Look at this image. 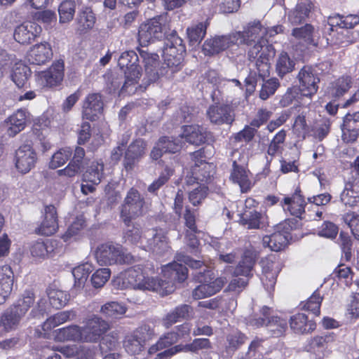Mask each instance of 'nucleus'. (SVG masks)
Segmentation results:
<instances>
[{
  "label": "nucleus",
  "instance_id": "nucleus-1",
  "mask_svg": "<svg viewBox=\"0 0 359 359\" xmlns=\"http://www.w3.org/2000/svg\"><path fill=\"white\" fill-rule=\"evenodd\" d=\"M282 32V26L266 28L259 20H254L249 22L243 32H235L226 36V45L244 44L250 46L249 59L256 60L257 70L259 76L264 78L269 76L270 60L275 55V50L269 44L267 37H272Z\"/></svg>",
  "mask_w": 359,
  "mask_h": 359
},
{
  "label": "nucleus",
  "instance_id": "nucleus-2",
  "mask_svg": "<svg viewBox=\"0 0 359 359\" xmlns=\"http://www.w3.org/2000/svg\"><path fill=\"white\" fill-rule=\"evenodd\" d=\"M177 262H183L185 265L196 271L193 273L194 279L201 283L192 292L195 299H200L213 295L221 290L224 285L222 278L214 279L213 273L200 260H194L189 256L178 254L176 256Z\"/></svg>",
  "mask_w": 359,
  "mask_h": 359
},
{
  "label": "nucleus",
  "instance_id": "nucleus-3",
  "mask_svg": "<svg viewBox=\"0 0 359 359\" xmlns=\"http://www.w3.org/2000/svg\"><path fill=\"white\" fill-rule=\"evenodd\" d=\"M257 257V252L252 249H246L242 256L238 266L232 273L227 288H226V298L229 297L228 303L226 302V312L231 313L236 309V297L247 285L246 277L250 275Z\"/></svg>",
  "mask_w": 359,
  "mask_h": 359
},
{
  "label": "nucleus",
  "instance_id": "nucleus-4",
  "mask_svg": "<svg viewBox=\"0 0 359 359\" xmlns=\"http://www.w3.org/2000/svg\"><path fill=\"white\" fill-rule=\"evenodd\" d=\"M118 65L125 75L120 93L129 95L135 94L139 88L138 82L142 75L137 53L134 50L123 52L118 58Z\"/></svg>",
  "mask_w": 359,
  "mask_h": 359
},
{
  "label": "nucleus",
  "instance_id": "nucleus-5",
  "mask_svg": "<svg viewBox=\"0 0 359 359\" xmlns=\"http://www.w3.org/2000/svg\"><path fill=\"white\" fill-rule=\"evenodd\" d=\"M186 47L183 39L173 29L167 36L163 48L164 65L170 78L182 69Z\"/></svg>",
  "mask_w": 359,
  "mask_h": 359
},
{
  "label": "nucleus",
  "instance_id": "nucleus-6",
  "mask_svg": "<svg viewBox=\"0 0 359 359\" xmlns=\"http://www.w3.org/2000/svg\"><path fill=\"white\" fill-rule=\"evenodd\" d=\"M171 29L170 19L167 13L156 15L140 25L138 40L142 46H147L155 39H167Z\"/></svg>",
  "mask_w": 359,
  "mask_h": 359
},
{
  "label": "nucleus",
  "instance_id": "nucleus-7",
  "mask_svg": "<svg viewBox=\"0 0 359 359\" xmlns=\"http://www.w3.org/2000/svg\"><path fill=\"white\" fill-rule=\"evenodd\" d=\"M183 262H174L164 266L162 269L163 279L154 278L155 287L150 290L156 291L162 295L173 292L176 288L175 283L184 282L188 276V269Z\"/></svg>",
  "mask_w": 359,
  "mask_h": 359
},
{
  "label": "nucleus",
  "instance_id": "nucleus-8",
  "mask_svg": "<svg viewBox=\"0 0 359 359\" xmlns=\"http://www.w3.org/2000/svg\"><path fill=\"white\" fill-rule=\"evenodd\" d=\"M35 296L32 291L27 290L15 304L8 308L2 314L1 325L6 330L15 328L32 306L34 305Z\"/></svg>",
  "mask_w": 359,
  "mask_h": 359
},
{
  "label": "nucleus",
  "instance_id": "nucleus-9",
  "mask_svg": "<svg viewBox=\"0 0 359 359\" xmlns=\"http://www.w3.org/2000/svg\"><path fill=\"white\" fill-rule=\"evenodd\" d=\"M95 258L101 266L113 264H130L135 261L130 253H125L119 244L107 242L97 246Z\"/></svg>",
  "mask_w": 359,
  "mask_h": 359
},
{
  "label": "nucleus",
  "instance_id": "nucleus-10",
  "mask_svg": "<svg viewBox=\"0 0 359 359\" xmlns=\"http://www.w3.org/2000/svg\"><path fill=\"white\" fill-rule=\"evenodd\" d=\"M248 324L254 327L265 325L268 332L275 337L283 335L287 328V320L279 316H271V309L266 306L261 309L259 314H255L250 317Z\"/></svg>",
  "mask_w": 359,
  "mask_h": 359
},
{
  "label": "nucleus",
  "instance_id": "nucleus-11",
  "mask_svg": "<svg viewBox=\"0 0 359 359\" xmlns=\"http://www.w3.org/2000/svg\"><path fill=\"white\" fill-rule=\"evenodd\" d=\"M144 64L145 76L139 84V88L144 90L151 83L156 82L161 76L170 78L164 62L159 66V57L156 53L139 50Z\"/></svg>",
  "mask_w": 359,
  "mask_h": 359
},
{
  "label": "nucleus",
  "instance_id": "nucleus-12",
  "mask_svg": "<svg viewBox=\"0 0 359 359\" xmlns=\"http://www.w3.org/2000/svg\"><path fill=\"white\" fill-rule=\"evenodd\" d=\"M147 209L144 197L136 189L131 188L128 191L123 203L121 206L120 217L123 222L142 216Z\"/></svg>",
  "mask_w": 359,
  "mask_h": 359
},
{
  "label": "nucleus",
  "instance_id": "nucleus-13",
  "mask_svg": "<svg viewBox=\"0 0 359 359\" xmlns=\"http://www.w3.org/2000/svg\"><path fill=\"white\" fill-rule=\"evenodd\" d=\"M81 329L83 342L96 343L109 330V325L101 317L93 315L86 319Z\"/></svg>",
  "mask_w": 359,
  "mask_h": 359
},
{
  "label": "nucleus",
  "instance_id": "nucleus-14",
  "mask_svg": "<svg viewBox=\"0 0 359 359\" xmlns=\"http://www.w3.org/2000/svg\"><path fill=\"white\" fill-rule=\"evenodd\" d=\"M297 79L299 82V90L303 96L311 98L317 93L320 78L312 67L304 66L299 70Z\"/></svg>",
  "mask_w": 359,
  "mask_h": 359
},
{
  "label": "nucleus",
  "instance_id": "nucleus-15",
  "mask_svg": "<svg viewBox=\"0 0 359 359\" xmlns=\"http://www.w3.org/2000/svg\"><path fill=\"white\" fill-rule=\"evenodd\" d=\"M123 283L131 288L142 290H150L156 285L154 278L145 276L140 266H135L126 271Z\"/></svg>",
  "mask_w": 359,
  "mask_h": 359
},
{
  "label": "nucleus",
  "instance_id": "nucleus-16",
  "mask_svg": "<svg viewBox=\"0 0 359 359\" xmlns=\"http://www.w3.org/2000/svg\"><path fill=\"white\" fill-rule=\"evenodd\" d=\"M37 156L29 144L20 146L15 151V166L23 174L29 172L34 166Z\"/></svg>",
  "mask_w": 359,
  "mask_h": 359
},
{
  "label": "nucleus",
  "instance_id": "nucleus-17",
  "mask_svg": "<svg viewBox=\"0 0 359 359\" xmlns=\"http://www.w3.org/2000/svg\"><path fill=\"white\" fill-rule=\"evenodd\" d=\"M260 265L262 269L261 281L264 288L270 292L273 290L276 278L280 271V264L271 257L262 259Z\"/></svg>",
  "mask_w": 359,
  "mask_h": 359
},
{
  "label": "nucleus",
  "instance_id": "nucleus-18",
  "mask_svg": "<svg viewBox=\"0 0 359 359\" xmlns=\"http://www.w3.org/2000/svg\"><path fill=\"white\" fill-rule=\"evenodd\" d=\"M42 32L40 25L34 22H25L15 27L13 33L15 40L20 44H29Z\"/></svg>",
  "mask_w": 359,
  "mask_h": 359
},
{
  "label": "nucleus",
  "instance_id": "nucleus-19",
  "mask_svg": "<svg viewBox=\"0 0 359 359\" xmlns=\"http://www.w3.org/2000/svg\"><path fill=\"white\" fill-rule=\"evenodd\" d=\"M104 103L102 95L97 93L89 94L84 100L83 104V118L94 121L103 111Z\"/></svg>",
  "mask_w": 359,
  "mask_h": 359
},
{
  "label": "nucleus",
  "instance_id": "nucleus-20",
  "mask_svg": "<svg viewBox=\"0 0 359 359\" xmlns=\"http://www.w3.org/2000/svg\"><path fill=\"white\" fill-rule=\"evenodd\" d=\"M182 147V140L179 137H162L156 143L151 151V158L154 160L159 159L163 154L176 153Z\"/></svg>",
  "mask_w": 359,
  "mask_h": 359
},
{
  "label": "nucleus",
  "instance_id": "nucleus-21",
  "mask_svg": "<svg viewBox=\"0 0 359 359\" xmlns=\"http://www.w3.org/2000/svg\"><path fill=\"white\" fill-rule=\"evenodd\" d=\"M39 76L43 86H58L64 78V62L58 60L54 62L47 70L39 72Z\"/></svg>",
  "mask_w": 359,
  "mask_h": 359
},
{
  "label": "nucleus",
  "instance_id": "nucleus-22",
  "mask_svg": "<svg viewBox=\"0 0 359 359\" xmlns=\"http://www.w3.org/2000/svg\"><path fill=\"white\" fill-rule=\"evenodd\" d=\"M334 339L335 337L332 333L314 337L309 341L306 350L313 353L316 359H322L327 353L328 348Z\"/></svg>",
  "mask_w": 359,
  "mask_h": 359
},
{
  "label": "nucleus",
  "instance_id": "nucleus-23",
  "mask_svg": "<svg viewBox=\"0 0 359 359\" xmlns=\"http://www.w3.org/2000/svg\"><path fill=\"white\" fill-rule=\"evenodd\" d=\"M53 50L48 42L40 43L32 47L27 54L29 63L41 65L51 60Z\"/></svg>",
  "mask_w": 359,
  "mask_h": 359
},
{
  "label": "nucleus",
  "instance_id": "nucleus-24",
  "mask_svg": "<svg viewBox=\"0 0 359 359\" xmlns=\"http://www.w3.org/2000/svg\"><path fill=\"white\" fill-rule=\"evenodd\" d=\"M280 203L285 212L294 217H302L305 212L306 203L300 190L297 189L290 197H285Z\"/></svg>",
  "mask_w": 359,
  "mask_h": 359
},
{
  "label": "nucleus",
  "instance_id": "nucleus-25",
  "mask_svg": "<svg viewBox=\"0 0 359 359\" xmlns=\"http://www.w3.org/2000/svg\"><path fill=\"white\" fill-rule=\"evenodd\" d=\"M229 219H233L237 217V222L247 225L248 229H257L262 226L264 220V215L257 210H245L243 213H238L236 217L229 212L226 214Z\"/></svg>",
  "mask_w": 359,
  "mask_h": 359
},
{
  "label": "nucleus",
  "instance_id": "nucleus-26",
  "mask_svg": "<svg viewBox=\"0 0 359 359\" xmlns=\"http://www.w3.org/2000/svg\"><path fill=\"white\" fill-rule=\"evenodd\" d=\"M212 98L215 104L208 109V117L212 123L222 124L224 122V107L222 92L217 88L215 89L212 93Z\"/></svg>",
  "mask_w": 359,
  "mask_h": 359
},
{
  "label": "nucleus",
  "instance_id": "nucleus-27",
  "mask_svg": "<svg viewBox=\"0 0 359 359\" xmlns=\"http://www.w3.org/2000/svg\"><path fill=\"white\" fill-rule=\"evenodd\" d=\"M149 233L151 236L148 243L151 250L156 254L163 255L168 252L170 246L167 232L162 229H154Z\"/></svg>",
  "mask_w": 359,
  "mask_h": 359
},
{
  "label": "nucleus",
  "instance_id": "nucleus-28",
  "mask_svg": "<svg viewBox=\"0 0 359 359\" xmlns=\"http://www.w3.org/2000/svg\"><path fill=\"white\" fill-rule=\"evenodd\" d=\"M230 181L239 185L241 192H248L253 186L249 177V171L238 165L236 161L233 162V169L229 177Z\"/></svg>",
  "mask_w": 359,
  "mask_h": 359
},
{
  "label": "nucleus",
  "instance_id": "nucleus-29",
  "mask_svg": "<svg viewBox=\"0 0 359 359\" xmlns=\"http://www.w3.org/2000/svg\"><path fill=\"white\" fill-rule=\"evenodd\" d=\"M181 137L189 144L200 145L205 142L208 132L205 128L198 125L184 126Z\"/></svg>",
  "mask_w": 359,
  "mask_h": 359
},
{
  "label": "nucleus",
  "instance_id": "nucleus-30",
  "mask_svg": "<svg viewBox=\"0 0 359 359\" xmlns=\"http://www.w3.org/2000/svg\"><path fill=\"white\" fill-rule=\"evenodd\" d=\"M27 115L28 111L27 109H20L7 118V134L8 136L14 137L24 130L26 126Z\"/></svg>",
  "mask_w": 359,
  "mask_h": 359
},
{
  "label": "nucleus",
  "instance_id": "nucleus-31",
  "mask_svg": "<svg viewBox=\"0 0 359 359\" xmlns=\"http://www.w3.org/2000/svg\"><path fill=\"white\" fill-rule=\"evenodd\" d=\"M85 150L83 148L77 147L75 149L72 160L68 165L62 170L57 171L59 175H65L72 177L81 171L83 168L85 159Z\"/></svg>",
  "mask_w": 359,
  "mask_h": 359
},
{
  "label": "nucleus",
  "instance_id": "nucleus-32",
  "mask_svg": "<svg viewBox=\"0 0 359 359\" xmlns=\"http://www.w3.org/2000/svg\"><path fill=\"white\" fill-rule=\"evenodd\" d=\"M209 20L200 22L188 27L186 30L189 45L195 48L201 43L206 34L207 28L209 26Z\"/></svg>",
  "mask_w": 359,
  "mask_h": 359
},
{
  "label": "nucleus",
  "instance_id": "nucleus-33",
  "mask_svg": "<svg viewBox=\"0 0 359 359\" xmlns=\"http://www.w3.org/2000/svg\"><path fill=\"white\" fill-rule=\"evenodd\" d=\"M193 312L191 306L188 304L179 305L167 313L163 319V325L166 328H169L179 320L189 318L193 315Z\"/></svg>",
  "mask_w": 359,
  "mask_h": 359
},
{
  "label": "nucleus",
  "instance_id": "nucleus-34",
  "mask_svg": "<svg viewBox=\"0 0 359 359\" xmlns=\"http://www.w3.org/2000/svg\"><path fill=\"white\" fill-rule=\"evenodd\" d=\"M341 201L346 206L353 207L359 202V172L354 180L346 184L341 194Z\"/></svg>",
  "mask_w": 359,
  "mask_h": 359
},
{
  "label": "nucleus",
  "instance_id": "nucleus-35",
  "mask_svg": "<svg viewBox=\"0 0 359 359\" xmlns=\"http://www.w3.org/2000/svg\"><path fill=\"white\" fill-rule=\"evenodd\" d=\"M13 285V273L10 266L0 269V305L6 302Z\"/></svg>",
  "mask_w": 359,
  "mask_h": 359
},
{
  "label": "nucleus",
  "instance_id": "nucleus-36",
  "mask_svg": "<svg viewBox=\"0 0 359 359\" xmlns=\"http://www.w3.org/2000/svg\"><path fill=\"white\" fill-rule=\"evenodd\" d=\"M331 43L345 47L355 41L359 34L358 32L348 29L334 27V31L330 34Z\"/></svg>",
  "mask_w": 359,
  "mask_h": 359
},
{
  "label": "nucleus",
  "instance_id": "nucleus-37",
  "mask_svg": "<svg viewBox=\"0 0 359 359\" xmlns=\"http://www.w3.org/2000/svg\"><path fill=\"white\" fill-rule=\"evenodd\" d=\"M290 238L288 233L278 231L270 236H265L262 243L264 247L269 248L272 251L278 252L285 248Z\"/></svg>",
  "mask_w": 359,
  "mask_h": 359
},
{
  "label": "nucleus",
  "instance_id": "nucleus-38",
  "mask_svg": "<svg viewBox=\"0 0 359 359\" xmlns=\"http://www.w3.org/2000/svg\"><path fill=\"white\" fill-rule=\"evenodd\" d=\"M55 249V241L50 239H39L31 245L30 252L33 257L46 258L52 256Z\"/></svg>",
  "mask_w": 359,
  "mask_h": 359
},
{
  "label": "nucleus",
  "instance_id": "nucleus-39",
  "mask_svg": "<svg viewBox=\"0 0 359 359\" xmlns=\"http://www.w3.org/2000/svg\"><path fill=\"white\" fill-rule=\"evenodd\" d=\"M312 8L311 0H300L296 7L290 12L288 20L292 25H298L306 20Z\"/></svg>",
  "mask_w": 359,
  "mask_h": 359
},
{
  "label": "nucleus",
  "instance_id": "nucleus-40",
  "mask_svg": "<svg viewBox=\"0 0 359 359\" xmlns=\"http://www.w3.org/2000/svg\"><path fill=\"white\" fill-rule=\"evenodd\" d=\"M353 79L350 76H342L330 83L327 93L332 97H339L352 87Z\"/></svg>",
  "mask_w": 359,
  "mask_h": 359
},
{
  "label": "nucleus",
  "instance_id": "nucleus-41",
  "mask_svg": "<svg viewBox=\"0 0 359 359\" xmlns=\"http://www.w3.org/2000/svg\"><path fill=\"white\" fill-rule=\"evenodd\" d=\"M290 327L296 333L304 334L312 332L316 329V323L308 320L304 313H297L290 318Z\"/></svg>",
  "mask_w": 359,
  "mask_h": 359
},
{
  "label": "nucleus",
  "instance_id": "nucleus-42",
  "mask_svg": "<svg viewBox=\"0 0 359 359\" xmlns=\"http://www.w3.org/2000/svg\"><path fill=\"white\" fill-rule=\"evenodd\" d=\"M359 24V16L358 15H336L329 18V25L331 32L334 31V27L351 30L355 25Z\"/></svg>",
  "mask_w": 359,
  "mask_h": 359
},
{
  "label": "nucleus",
  "instance_id": "nucleus-43",
  "mask_svg": "<svg viewBox=\"0 0 359 359\" xmlns=\"http://www.w3.org/2000/svg\"><path fill=\"white\" fill-rule=\"evenodd\" d=\"M31 75L32 71L28 66L18 62L13 67L11 79L19 88H21L26 85Z\"/></svg>",
  "mask_w": 359,
  "mask_h": 359
},
{
  "label": "nucleus",
  "instance_id": "nucleus-44",
  "mask_svg": "<svg viewBox=\"0 0 359 359\" xmlns=\"http://www.w3.org/2000/svg\"><path fill=\"white\" fill-rule=\"evenodd\" d=\"M192 172L196 175V178L203 184L212 182L215 173V165L213 163L202 162L200 166H192Z\"/></svg>",
  "mask_w": 359,
  "mask_h": 359
},
{
  "label": "nucleus",
  "instance_id": "nucleus-45",
  "mask_svg": "<svg viewBox=\"0 0 359 359\" xmlns=\"http://www.w3.org/2000/svg\"><path fill=\"white\" fill-rule=\"evenodd\" d=\"M145 147V142L141 139L131 143L125 154L126 164L131 165L135 160L142 157L144 154Z\"/></svg>",
  "mask_w": 359,
  "mask_h": 359
},
{
  "label": "nucleus",
  "instance_id": "nucleus-46",
  "mask_svg": "<svg viewBox=\"0 0 359 359\" xmlns=\"http://www.w3.org/2000/svg\"><path fill=\"white\" fill-rule=\"evenodd\" d=\"M104 165L102 163L92 162L87 167L86 170L83 175V179L85 182H90L93 184H98L103 178Z\"/></svg>",
  "mask_w": 359,
  "mask_h": 359
},
{
  "label": "nucleus",
  "instance_id": "nucleus-47",
  "mask_svg": "<svg viewBox=\"0 0 359 359\" xmlns=\"http://www.w3.org/2000/svg\"><path fill=\"white\" fill-rule=\"evenodd\" d=\"M46 292L50 305L56 309L64 307L69 300V294L65 291L50 287Z\"/></svg>",
  "mask_w": 359,
  "mask_h": 359
},
{
  "label": "nucleus",
  "instance_id": "nucleus-48",
  "mask_svg": "<svg viewBox=\"0 0 359 359\" xmlns=\"http://www.w3.org/2000/svg\"><path fill=\"white\" fill-rule=\"evenodd\" d=\"M126 310V307L118 302H109L101 306L100 313L107 318L118 319Z\"/></svg>",
  "mask_w": 359,
  "mask_h": 359
},
{
  "label": "nucleus",
  "instance_id": "nucleus-49",
  "mask_svg": "<svg viewBox=\"0 0 359 359\" xmlns=\"http://www.w3.org/2000/svg\"><path fill=\"white\" fill-rule=\"evenodd\" d=\"M123 347L128 354L136 355L144 351L145 346L132 332L125 336L123 340Z\"/></svg>",
  "mask_w": 359,
  "mask_h": 359
},
{
  "label": "nucleus",
  "instance_id": "nucleus-50",
  "mask_svg": "<svg viewBox=\"0 0 359 359\" xmlns=\"http://www.w3.org/2000/svg\"><path fill=\"white\" fill-rule=\"evenodd\" d=\"M93 266L86 262L73 269L74 287L81 288L84 286L89 274L93 271Z\"/></svg>",
  "mask_w": 359,
  "mask_h": 359
},
{
  "label": "nucleus",
  "instance_id": "nucleus-51",
  "mask_svg": "<svg viewBox=\"0 0 359 359\" xmlns=\"http://www.w3.org/2000/svg\"><path fill=\"white\" fill-rule=\"evenodd\" d=\"M76 4L74 1H63L58 7L59 21L61 24L68 23L74 18Z\"/></svg>",
  "mask_w": 359,
  "mask_h": 359
},
{
  "label": "nucleus",
  "instance_id": "nucleus-52",
  "mask_svg": "<svg viewBox=\"0 0 359 359\" xmlns=\"http://www.w3.org/2000/svg\"><path fill=\"white\" fill-rule=\"evenodd\" d=\"M57 337L60 340L83 342L82 329L78 325L60 329Z\"/></svg>",
  "mask_w": 359,
  "mask_h": 359
},
{
  "label": "nucleus",
  "instance_id": "nucleus-53",
  "mask_svg": "<svg viewBox=\"0 0 359 359\" xmlns=\"http://www.w3.org/2000/svg\"><path fill=\"white\" fill-rule=\"evenodd\" d=\"M173 174L174 170L166 165L160 173L158 177L148 187V192L157 195L158 191L169 181L170 177L172 176Z\"/></svg>",
  "mask_w": 359,
  "mask_h": 359
},
{
  "label": "nucleus",
  "instance_id": "nucleus-54",
  "mask_svg": "<svg viewBox=\"0 0 359 359\" xmlns=\"http://www.w3.org/2000/svg\"><path fill=\"white\" fill-rule=\"evenodd\" d=\"M224 36L207 39L203 45V52L206 55L217 54L224 50Z\"/></svg>",
  "mask_w": 359,
  "mask_h": 359
},
{
  "label": "nucleus",
  "instance_id": "nucleus-55",
  "mask_svg": "<svg viewBox=\"0 0 359 359\" xmlns=\"http://www.w3.org/2000/svg\"><path fill=\"white\" fill-rule=\"evenodd\" d=\"M294 68V62L290 58L287 53H280L276 65V70L278 75L280 77H283L287 73L291 72Z\"/></svg>",
  "mask_w": 359,
  "mask_h": 359
},
{
  "label": "nucleus",
  "instance_id": "nucleus-56",
  "mask_svg": "<svg viewBox=\"0 0 359 359\" xmlns=\"http://www.w3.org/2000/svg\"><path fill=\"white\" fill-rule=\"evenodd\" d=\"M126 225L124 231V238L126 242L130 243H137L139 242L142 237V231L140 224L133 222L130 220L129 222H123Z\"/></svg>",
  "mask_w": 359,
  "mask_h": 359
},
{
  "label": "nucleus",
  "instance_id": "nucleus-57",
  "mask_svg": "<svg viewBox=\"0 0 359 359\" xmlns=\"http://www.w3.org/2000/svg\"><path fill=\"white\" fill-rule=\"evenodd\" d=\"M71 315L74 316L73 312L69 311H62L55 314L43 323L42 326L43 330L44 331H48L67 322L70 319Z\"/></svg>",
  "mask_w": 359,
  "mask_h": 359
},
{
  "label": "nucleus",
  "instance_id": "nucleus-58",
  "mask_svg": "<svg viewBox=\"0 0 359 359\" xmlns=\"http://www.w3.org/2000/svg\"><path fill=\"white\" fill-rule=\"evenodd\" d=\"M76 20L79 29L81 32H84L93 27L95 22V17L91 11L85 10L78 14Z\"/></svg>",
  "mask_w": 359,
  "mask_h": 359
},
{
  "label": "nucleus",
  "instance_id": "nucleus-59",
  "mask_svg": "<svg viewBox=\"0 0 359 359\" xmlns=\"http://www.w3.org/2000/svg\"><path fill=\"white\" fill-rule=\"evenodd\" d=\"M313 32V27L311 25L306 24L304 27L294 29L292 34L296 39L304 41L306 44L316 46Z\"/></svg>",
  "mask_w": 359,
  "mask_h": 359
},
{
  "label": "nucleus",
  "instance_id": "nucleus-60",
  "mask_svg": "<svg viewBox=\"0 0 359 359\" xmlns=\"http://www.w3.org/2000/svg\"><path fill=\"white\" fill-rule=\"evenodd\" d=\"M245 341V337L238 330H233L226 337L228 346L226 345V351H234L238 348Z\"/></svg>",
  "mask_w": 359,
  "mask_h": 359
},
{
  "label": "nucleus",
  "instance_id": "nucleus-61",
  "mask_svg": "<svg viewBox=\"0 0 359 359\" xmlns=\"http://www.w3.org/2000/svg\"><path fill=\"white\" fill-rule=\"evenodd\" d=\"M138 339L146 346V343L152 339L155 336L154 327L153 325L144 323L133 331Z\"/></svg>",
  "mask_w": 359,
  "mask_h": 359
},
{
  "label": "nucleus",
  "instance_id": "nucleus-62",
  "mask_svg": "<svg viewBox=\"0 0 359 359\" xmlns=\"http://www.w3.org/2000/svg\"><path fill=\"white\" fill-rule=\"evenodd\" d=\"M342 219L351 229L355 238L359 240V213L347 212L342 215Z\"/></svg>",
  "mask_w": 359,
  "mask_h": 359
},
{
  "label": "nucleus",
  "instance_id": "nucleus-63",
  "mask_svg": "<svg viewBox=\"0 0 359 359\" xmlns=\"http://www.w3.org/2000/svg\"><path fill=\"white\" fill-rule=\"evenodd\" d=\"M341 131L342 140L346 143H353L359 136V126H351L344 121Z\"/></svg>",
  "mask_w": 359,
  "mask_h": 359
},
{
  "label": "nucleus",
  "instance_id": "nucleus-64",
  "mask_svg": "<svg viewBox=\"0 0 359 359\" xmlns=\"http://www.w3.org/2000/svg\"><path fill=\"white\" fill-rule=\"evenodd\" d=\"M331 122L327 118H323L313 126L312 129L314 138L322 141L329 134L330 130Z\"/></svg>",
  "mask_w": 359,
  "mask_h": 359
}]
</instances>
